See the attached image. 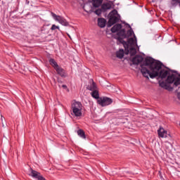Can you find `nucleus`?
<instances>
[{"instance_id":"obj_5","label":"nucleus","mask_w":180,"mask_h":180,"mask_svg":"<svg viewBox=\"0 0 180 180\" xmlns=\"http://www.w3.org/2000/svg\"><path fill=\"white\" fill-rule=\"evenodd\" d=\"M30 176H32V178H35V179L37 180H46L43 176L40 174V172H38L36 170H33V169H30Z\"/></svg>"},{"instance_id":"obj_30","label":"nucleus","mask_w":180,"mask_h":180,"mask_svg":"<svg viewBox=\"0 0 180 180\" xmlns=\"http://www.w3.org/2000/svg\"><path fill=\"white\" fill-rule=\"evenodd\" d=\"M62 87H63L64 89H67V85H65V84L62 85Z\"/></svg>"},{"instance_id":"obj_32","label":"nucleus","mask_w":180,"mask_h":180,"mask_svg":"<svg viewBox=\"0 0 180 180\" xmlns=\"http://www.w3.org/2000/svg\"><path fill=\"white\" fill-rule=\"evenodd\" d=\"M178 98L180 99V94H178Z\"/></svg>"},{"instance_id":"obj_4","label":"nucleus","mask_w":180,"mask_h":180,"mask_svg":"<svg viewBox=\"0 0 180 180\" xmlns=\"http://www.w3.org/2000/svg\"><path fill=\"white\" fill-rule=\"evenodd\" d=\"M51 15L53 18V19H55L56 20V22H58V23H60L63 26H67L68 25V22L64 18H63L60 15H57L54 13H51Z\"/></svg>"},{"instance_id":"obj_9","label":"nucleus","mask_w":180,"mask_h":180,"mask_svg":"<svg viewBox=\"0 0 180 180\" xmlns=\"http://www.w3.org/2000/svg\"><path fill=\"white\" fill-rule=\"evenodd\" d=\"M134 38H129L127 40L128 44H129L131 47H134V46H137V38H136V35H134Z\"/></svg>"},{"instance_id":"obj_7","label":"nucleus","mask_w":180,"mask_h":180,"mask_svg":"<svg viewBox=\"0 0 180 180\" xmlns=\"http://www.w3.org/2000/svg\"><path fill=\"white\" fill-rule=\"evenodd\" d=\"M55 70L57 74H58V75H60L63 78H65V77H67V75H65V70H64V69H63L60 66H57Z\"/></svg>"},{"instance_id":"obj_8","label":"nucleus","mask_w":180,"mask_h":180,"mask_svg":"<svg viewBox=\"0 0 180 180\" xmlns=\"http://www.w3.org/2000/svg\"><path fill=\"white\" fill-rule=\"evenodd\" d=\"M144 60L143 58H142L140 55H136L134 58H132V63L133 64H136V65L138 64H140V63H142V61Z\"/></svg>"},{"instance_id":"obj_16","label":"nucleus","mask_w":180,"mask_h":180,"mask_svg":"<svg viewBox=\"0 0 180 180\" xmlns=\"http://www.w3.org/2000/svg\"><path fill=\"white\" fill-rule=\"evenodd\" d=\"M101 8L103 11H108L112 8V4L110 3H105L101 6Z\"/></svg>"},{"instance_id":"obj_20","label":"nucleus","mask_w":180,"mask_h":180,"mask_svg":"<svg viewBox=\"0 0 180 180\" xmlns=\"http://www.w3.org/2000/svg\"><path fill=\"white\" fill-rule=\"evenodd\" d=\"M91 96L95 99H99V92H98V90H93L91 92Z\"/></svg>"},{"instance_id":"obj_28","label":"nucleus","mask_w":180,"mask_h":180,"mask_svg":"<svg viewBox=\"0 0 180 180\" xmlns=\"http://www.w3.org/2000/svg\"><path fill=\"white\" fill-rule=\"evenodd\" d=\"M118 40L120 41V43H122V44H127V42L124 41L123 39L119 38Z\"/></svg>"},{"instance_id":"obj_3","label":"nucleus","mask_w":180,"mask_h":180,"mask_svg":"<svg viewBox=\"0 0 180 180\" xmlns=\"http://www.w3.org/2000/svg\"><path fill=\"white\" fill-rule=\"evenodd\" d=\"M97 102L100 106H108L113 102L111 98L108 97H101L97 100Z\"/></svg>"},{"instance_id":"obj_11","label":"nucleus","mask_w":180,"mask_h":180,"mask_svg":"<svg viewBox=\"0 0 180 180\" xmlns=\"http://www.w3.org/2000/svg\"><path fill=\"white\" fill-rule=\"evenodd\" d=\"M72 115L73 116H76V117H79L82 116V108H79L77 110H72Z\"/></svg>"},{"instance_id":"obj_19","label":"nucleus","mask_w":180,"mask_h":180,"mask_svg":"<svg viewBox=\"0 0 180 180\" xmlns=\"http://www.w3.org/2000/svg\"><path fill=\"white\" fill-rule=\"evenodd\" d=\"M87 89L89 91H96V84L94 83V82H92V83L88 86Z\"/></svg>"},{"instance_id":"obj_1","label":"nucleus","mask_w":180,"mask_h":180,"mask_svg":"<svg viewBox=\"0 0 180 180\" xmlns=\"http://www.w3.org/2000/svg\"><path fill=\"white\" fill-rule=\"evenodd\" d=\"M141 72L145 78H155L160 77L162 79L167 78L169 74L168 70H161V63L155 62L151 58H146L145 61L141 65Z\"/></svg>"},{"instance_id":"obj_24","label":"nucleus","mask_w":180,"mask_h":180,"mask_svg":"<svg viewBox=\"0 0 180 180\" xmlns=\"http://www.w3.org/2000/svg\"><path fill=\"white\" fill-rule=\"evenodd\" d=\"M129 51H130L131 56H136V49L131 47L129 48Z\"/></svg>"},{"instance_id":"obj_6","label":"nucleus","mask_w":180,"mask_h":180,"mask_svg":"<svg viewBox=\"0 0 180 180\" xmlns=\"http://www.w3.org/2000/svg\"><path fill=\"white\" fill-rule=\"evenodd\" d=\"M158 134L159 137L162 139H167V132L162 127H160V129L158 130Z\"/></svg>"},{"instance_id":"obj_13","label":"nucleus","mask_w":180,"mask_h":180,"mask_svg":"<svg viewBox=\"0 0 180 180\" xmlns=\"http://www.w3.org/2000/svg\"><path fill=\"white\" fill-rule=\"evenodd\" d=\"M176 78V75L174 74L169 75L167 79V82H168V84H173Z\"/></svg>"},{"instance_id":"obj_10","label":"nucleus","mask_w":180,"mask_h":180,"mask_svg":"<svg viewBox=\"0 0 180 180\" xmlns=\"http://www.w3.org/2000/svg\"><path fill=\"white\" fill-rule=\"evenodd\" d=\"M77 109H82V104L78 101H74L72 103V110H75Z\"/></svg>"},{"instance_id":"obj_31","label":"nucleus","mask_w":180,"mask_h":180,"mask_svg":"<svg viewBox=\"0 0 180 180\" xmlns=\"http://www.w3.org/2000/svg\"><path fill=\"white\" fill-rule=\"evenodd\" d=\"M1 122H4V117L1 116Z\"/></svg>"},{"instance_id":"obj_29","label":"nucleus","mask_w":180,"mask_h":180,"mask_svg":"<svg viewBox=\"0 0 180 180\" xmlns=\"http://www.w3.org/2000/svg\"><path fill=\"white\" fill-rule=\"evenodd\" d=\"M101 12H102V11L98 9V10H96V11H95V13H96V15H101Z\"/></svg>"},{"instance_id":"obj_25","label":"nucleus","mask_w":180,"mask_h":180,"mask_svg":"<svg viewBox=\"0 0 180 180\" xmlns=\"http://www.w3.org/2000/svg\"><path fill=\"white\" fill-rule=\"evenodd\" d=\"M134 33V32H133L132 30H128L127 32V36H128L129 37H130V36H133Z\"/></svg>"},{"instance_id":"obj_34","label":"nucleus","mask_w":180,"mask_h":180,"mask_svg":"<svg viewBox=\"0 0 180 180\" xmlns=\"http://www.w3.org/2000/svg\"><path fill=\"white\" fill-rule=\"evenodd\" d=\"M164 84V83H161V84H160V86H162V84Z\"/></svg>"},{"instance_id":"obj_35","label":"nucleus","mask_w":180,"mask_h":180,"mask_svg":"<svg viewBox=\"0 0 180 180\" xmlns=\"http://www.w3.org/2000/svg\"><path fill=\"white\" fill-rule=\"evenodd\" d=\"M127 54H129V50L127 51Z\"/></svg>"},{"instance_id":"obj_33","label":"nucleus","mask_w":180,"mask_h":180,"mask_svg":"<svg viewBox=\"0 0 180 180\" xmlns=\"http://www.w3.org/2000/svg\"><path fill=\"white\" fill-rule=\"evenodd\" d=\"M2 124H3V127H5V124H4V122H2Z\"/></svg>"},{"instance_id":"obj_12","label":"nucleus","mask_w":180,"mask_h":180,"mask_svg":"<svg viewBox=\"0 0 180 180\" xmlns=\"http://www.w3.org/2000/svg\"><path fill=\"white\" fill-rule=\"evenodd\" d=\"M122 29V24H116L111 28L112 33H116V32H119Z\"/></svg>"},{"instance_id":"obj_22","label":"nucleus","mask_w":180,"mask_h":180,"mask_svg":"<svg viewBox=\"0 0 180 180\" xmlns=\"http://www.w3.org/2000/svg\"><path fill=\"white\" fill-rule=\"evenodd\" d=\"M172 6H176V5H179L180 6V0H172Z\"/></svg>"},{"instance_id":"obj_17","label":"nucleus","mask_w":180,"mask_h":180,"mask_svg":"<svg viewBox=\"0 0 180 180\" xmlns=\"http://www.w3.org/2000/svg\"><path fill=\"white\" fill-rule=\"evenodd\" d=\"M116 56L117 58H123L124 56V50L123 49H120V51H117Z\"/></svg>"},{"instance_id":"obj_26","label":"nucleus","mask_w":180,"mask_h":180,"mask_svg":"<svg viewBox=\"0 0 180 180\" xmlns=\"http://www.w3.org/2000/svg\"><path fill=\"white\" fill-rule=\"evenodd\" d=\"M56 29H58V30H60V27L56 26V25H53L51 27V30H56Z\"/></svg>"},{"instance_id":"obj_15","label":"nucleus","mask_w":180,"mask_h":180,"mask_svg":"<svg viewBox=\"0 0 180 180\" xmlns=\"http://www.w3.org/2000/svg\"><path fill=\"white\" fill-rule=\"evenodd\" d=\"M103 0H93V6L94 8H99L102 5Z\"/></svg>"},{"instance_id":"obj_14","label":"nucleus","mask_w":180,"mask_h":180,"mask_svg":"<svg viewBox=\"0 0 180 180\" xmlns=\"http://www.w3.org/2000/svg\"><path fill=\"white\" fill-rule=\"evenodd\" d=\"M98 25L100 27H105L106 26V20L105 18H98Z\"/></svg>"},{"instance_id":"obj_23","label":"nucleus","mask_w":180,"mask_h":180,"mask_svg":"<svg viewBox=\"0 0 180 180\" xmlns=\"http://www.w3.org/2000/svg\"><path fill=\"white\" fill-rule=\"evenodd\" d=\"M174 85L175 86H178V85H180V77H177L176 76V79L174 80Z\"/></svg>"},{"instance_id":"obj_21","label":"nucleus","mask_w":180,"mask_h":180,"mask_svg":"<svg viewBox=\"0 0 180 180\" xmlns=\"http://www.w3.org/2000/svg\"><path fill=\"white\" fill-rule=\"evenodd\" d=\"M77 134H78V136H79V137H81L82 139H86L85 132L84 131V130H82V129H79V130L77 131Z\"/></svg>"},{"instance_id":"obj_27","label":"nucleus","mask_w":180,"mask_h":180,"mask_svg":"<svg viewBox=\"0 0 180 180\" xmlns=\"http://www.w3.org/2000/svg\"><path fill=\"white\" fill-rule=\"evenodd\" d=\"M121 36H126V31L124 30H122L120 31Z\"/></svg>"},{"instance_id":"obj_18","label":"nucleus","mask_w":180,"mask_h":180,"mask_svg":"<svg viewBox=\"0 0 180 180\" xmlns=\"http://www.w3.org/2000/svg\"><path fill=\"white\" fill-rule=\"evenodd\" d=\"M49 63L51 64V65L52 67H53V68L56 70V68H57V67H58V64H57V62H56V60L51 58L49 60Z\"/></svg>"},{"instance_id":"obj_2","label":"nucleus","mask_w":180,"mask_h":180,"mask_svg":"<svg viewBox=\"0 0 180 180\" xmlns=\"http://www.w3.org/2000/svg\"><path fill=\"white\" fill-rule=\"evenodd\" d=\"M110 18L108 22V27H111L115 23H117L120 19V15L117 13V10H112L110 13Z\"/></svg>"}]
</instances>
